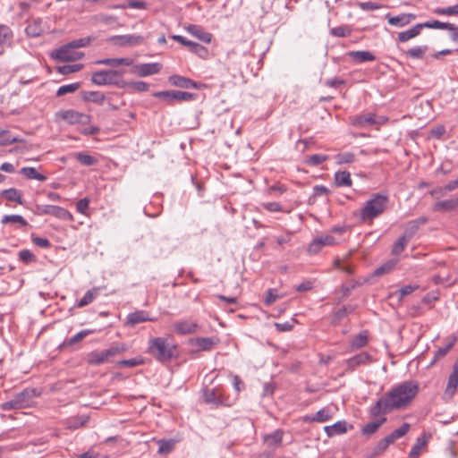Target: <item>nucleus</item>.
<instances>
[{
    "label": "nucleus",
    "instance_id": "obj_17",
    "mask_svg": "<svg viewBox=\"0 0 458 458\" xmlns=\"http://www.w3.org/2000/svg\"><path fill=\"white\" fill-rule=\"evenodd\" d=\"M173 38L181 42L182 44L188 46L191 52L197 54L200 57H205L208 54V50L206 47L200 46L199 43L187 40L182 36L176 35L173 36Z\"/></svg>",
    "mask_w": 458,
    "mask_h": 458
},
{
    "label": "nucleus",
    "instance_id": "obj_35",
    "mask_svg": "<svg viewBox=\"0 0 458 458\" xmlns=\"http://www.w3.org/2000/svg\"><path fill=\"white\" fill-rule=\"evenodd\" d=\"M157 443L158 445V450H157L158 454H169L170 452L173 451L174 445H175V441L174 439H168V440L159 439L157 441Z\"/></svg>",
    "mask_w": 458,
    "mask_h": 458
},
{
    "label": "nucleus",
    "instance_id": "obj_53",
    "mask_svg": "<svg viewBox=\"0 0 458 458\" xmlns=\"http://www.w3.org/2000/svg\"><path fill=\"white\" fill-rule=\"evenodd\" d=\"M192 35L204 43H210L212 40V34L208 30H190Z\"/></svg>",
    "mask_w": 458,
    "mask_h": 458
},
{
    "label": "nucleus",
    "instance_id": "obj_5",
    "mask_svg": "<svg viewBox=\"0 0 458 458\" xmlns=\"http://www.w3.org/2000/svg\"><path fill=\"white\" fill-rule=\"evenodd\" d=\"M388 196L383 193H376L368 199L360 212V220L363 222L372 221L381 215L388 204Z\"/></svg>",
    "mask_w": 458,
    "mask_h": 458
},
{
    "label": "nucleus",
    "instance_id": "obj_51",
    "mask_svg": "<svg viewBox=\"0 0 458 458\" xmlns=\"http://www.w3.org/2000/svg\"><path fill=\"white\" fill-rule=\"evenodd\" d=\"M283 439V431L280 429L275 430L271 434L267 435L265 440L270 445H280Z\"/></svg>",
    "mask_w": 458,
    "mask_h": 458
},
{
    "label": "nucleus",
    "instance_id": "obj_7",
    "mask_svg": "<svg viewBox=\"0 0 458 458\" xmlns=\"http://www.w3.org/2000/svg\"><path fill=\"white\" fill-rule=\"evenodd\" d=\"M106 40L118 47H133L143 44L144 38L138 34H123L109 37Z\"/></svg>",
    "mask_w": 458,
    "mask_h": 458
},
{
    "label": "nucleus",
    "instance_id": "obj_57",
    "mask_svg": "<svg viewBox=\"0 0 458 458\" xmlns=\"http://www.w3.org/2000/svg\"><path fill=\"white\" fill-rule=\"evenodd\" d=\"M420 30H403L398 35V39L401 42L408 41L420 34Z\"/></svg>",
    "mask_w": 458,
    "mask_h": 458
},
{
    "label": "nucleus",
    "instance_id": "obj_22",
    "mask_svg": "<svg viewBox=\"0 0 458 458\" xmlns=\"http://www.w3.org/2000/svg\"><path fill=\"white\" fill-rule=\"evenodd\" d=\"M332 418V413L328 408H322L314 414L306 415L303 418L305 422H326Z\"/></svg>",
    "mask_w": 458,
    "mask_h": 458
},
{
    "label": "nucleus",
    "instance_id": "obj_48",
    "mask_svg": "<svg viewBox=\"0 0 458 458\" xmlns=\"http://www.w3.org/2000/svg\"><path fill=\"white\" fill-rule=\"evenodd\" d=\"M82 64H65L63 66H59L57 68V71L59 73L67 75L70 73L77 72L82 68Z\"/></svg>",
    "mask_w": 458,
    "mask_h": 458
},
{
    "label": "nucleus",
    "instance_id": "obj_28",
    "mask_svg": "<svg viewBox=\"0 0 458 458\" xmlns=\"http://www.w3.org/2000/svg\"><path fill=\"white\" fill-rule=\"evenodd\" d=\"M457 386H458V362L454 363L453 366V371L448 377L445 391L447 393H450L451 394H454Z\"/></svg>",
    "mask_w": 458,
    "mask_h": 458
},
{
    "label": "nucleus",
    "instance_id": "obj_30",
    "mask_svg": "<svg viewBox=\"0 0 458 458\" xmlns=\"http://www.w3.org/2000/svg\"><path fill=\"white\" fill-rule=\"evenodd\" d=\"M86 360H87V363L91 366H99V365H102V364L107 362L103 351H100V352L94 351V352H89L87 355Z\"/></svg>",
    "mask_w": 458,
    "mask_h": 458
},
{
    "label": "nucleus",
    "instance_id": "obj_29",
    "mask_svg": "<svg viewBox=\"0 0 458 458\" xmlns=\"http://www.w3.org/2000/svg\"><path fill=\"white\" fill-rule=\"evenodd\" d=\"M410 428H411V426L409 423L405 422V423L402 424V426L400 428H396L391 434H389L386 437V441H388V443L390 445L393 444L397 439L405 436L408 433V431L410 430Z\"/></svg>",
    "mask_w": 458,
    "mask_h": 458
},
{
    "label": "nucleus",
    "instance_id": "obj_40",
    "mask_svg": "<svg viewBox=\"0 0 458 458\" xmlns=\"http://www.w3.org/2000/svg\"><path fill=\"white\" fill-rule=\"evenodd\" d=\"M419 288L420 285L417 284H406L397 290L394 294L398 297L399 301H402L405 296L411 294Z\"/></svg>",
    "mask_w": 458,
    "mask_h": 458
},
{
    "label": "nucleus",
    "instance_id": "obj_33",
    "mask_svg": "<svg viewBox=\"0 0 458 458\" xmlns=\"http://www.w3.org/2000/svg\"><path fill=\"white\" fill-rule=\"evenodd\" d=\"M99 291L100 289L98 287L88 290L84 296L78 301V306L85 307L91 303L98 296Z\"/></svg>",
    "mask_w": 458,
    "mask_h": 458
},
{
    "label": "nucleus",
    "instance_id": "obj_25",
    "mask_svg": "<svg viewBox=\"0 0 458 458\" xmlns=\"http://www.w3.org/2000/svg\"><path fill=\"white\" fill-rule=\"evenodd\" d=\"M348 55L356 61L357 63H366L372 62L376 60V56L369 51L362 50V51H351L348 53Z\"/></svg>",
    "mask_w": 458,
    "mask_h": 458
},
{
    "label": "nucleus",
    "instance_id": "obj_18",
    "mask_svg": "<svg viewBox=\"0 0 458 458\" xmlns=\"http://www.w3.org/2000/svg\"><path fill=\"white\" fill-rule=\"evenodd\" d=\"M371 356L365 352L354 355L346 360V365L350 370H354L360 365H365L370 362Z\"/></svg>",
    "mask_w": 458,
    "mask_h": 458
},
{
    "label": "nucleus",
    "instance_id": "obj_10",
    "mask_svg": "<svg viewBox=\"0 0 458 458\" xmlns=\"http://www.w3.org/2000/svg\"><path fill=\"white\" fill-rule=\"evenodd\" d=\"M157 98L167 100V101H185L189 102L195 98L196 95L191 92L181 91V90H165L158 91L154 94Z\"/></svg>",
    "mask_w": 458,
    "mask_h": 458
},
{
    "label": "nucleus",
    "instance_id": "obj_4",
    "mask_svg": "<svg viewBox=\"0 0 458 458\" xmlns=\"http://www.w3.org/2000/svg\"><path fill=\"white\" fill-rule=\"evenodd\" d=\"M91 40V37H83L70 41L66 45H64L52 52L50 56L53 59L61 62H72L80 60L84 56V54L81 51H78L77 49L87 47Z\"/></svg>",
    "mask_w": 458,
    "mask_h": 458
},
{
    "label": "nucleus",
    "instance_id": "obj_6",
    "mask_svg": "<svg viewBox=\"0 0 458 458\" xmlns=\"http://www.w3.org/2000/svg\"><path fill=\"white\" fill-rule=\"evenodd\" d=\"M119 74L115 69L98 71L92 73L91 81L97 86L119 87Z\"/></svg>",
    "mask_w": 458,
    "mask_h": 458
},
{
    "label": "nucleus",
    "instance_id": "obj_42",
    "mask_svg": "<svg viewBox=\"0 0 458 458\" xmlns=\"http://www.w3.org/2000/svg\"><path fill=\"white\" fill-rule=\"evenodd\" d=\"M368 339L367 331H362L352 340L351 346L355 349L364 347L368 344Z\"/></svg>",
    "mask_w": 458,
    "mask_h": 458
},
{
    "label": "nucleus",
    "instance_id": "obj_43",
    "mask_svg": "<svg viewBox=\"0 0 458 458\" xmlns=\"http://www.w3.org/2000/svg\"><path fill=\"white\" fill-rule=\"evenodd\" d=\"M74 155H75L76 159L81 165H86V166L94 165L98 162V160L94 157H92L89 154L83 153V152H78V153H75Z\"/></svg>",
    "mask_w": 458,
    "mask_h": 458
},
{
    "label": "nucleus",
    "instance_id": "obj_1",
    "mask_svg": "<svg viewBox=\"0 0 458 458\" xmlns=\"http://www.w3.org/2000/svg\"><path fill=\"white\" fill-rule=\"evenodd\" d=\"M419 389V384L415 380L395 385L370 406L369 415L377 418L389 411L407 408L417 396Z\"/></svg>",
    "mask_w": 458,
    "mask_h": 458
},
{
    "label": "nucleus",
    "instance_id": "obj_23",
    "mask_svg": "<svg viewBox=\"0 0 458 458\" xmlns=\"http://www.w3.org/2000/svg\"><path fill=\"white\" fill-rule=\"evenodd\" d=\"M382 417L378 418L376 420L370 421L364 425L361 428V433L364 436H370L377 431V429L386 421V417L381 415Z\"/></svg>",
    "mask_w": 458,
    "mask_h": 458
},
{
    "label": "nucleus",
    "instance_id": "obj_12",
    "mask_svg": "<svg viewBox=\"0 0 458 458\" xmlns=\"http://www.w3.org/2000/svg\"><path fill=\"white\" fill-rule=\"evenodd\" d=\"M204 402L213 407H219L222 405H227L225 400L223 397V394L218 388H205L203 390Z\"/></svg>",
    "mask_w": 458,
    "mask_h": 458
},
{
    "label": "nucleus",
    "instance_id": "obj_32",
    "mask_svg": "<svg viewBox=\"0 0 458 458\" xmlns=\"http://www.w3.org/2000/svg\"><path fill=\"white\" fill-rule=\"evenodd\" d=\"M21 174H23L27 179L30 180H38L40 182H44L47 180V176L38 173L36 168L26 166L22 167L20 171Z\"/></svg>",
    "mask_w": 458,
    "mask_h": 458
},
{
    "label": "nucleus",
    "instance_id": "obj_15",
    "mask_svg": "<svg viewBox=\"0 0 458 458\" xmlns=\"http://www.w3.org/2000/svg\"><path fill=\"white\" fill-rule=\"evenodd\" d=\"M147 321H156V318H150L148 312L143 310L130 313L126 318V324L131 327Z\"/></svg>",
    "mask_w": 458,
    "mask_h": 458
},
{
    "label": "nucleus",
    "instance_id": "obj_55",
    "mask_svg": "<svg viewBox=\"0 0 458 458\" xmlns=\"http://www.w3.org/2000/svg\"><path fill=\"white\" fill-rule=\"evenodd\" d=\"M13 31L12 30H0V45L3 47H9L12 44Z\"/></svg>",
    "mask_w": 458,
    "mask_h": 458
},
{
    "label": "nucleus",
    "instance_id": "obj_14",
    "mask_svg": "<svg viewBox=\"0 0 458 458\" xmlns=\"http://www.w3.org/2000/svg\"><path fill=\"white\" fill-rule=\"evenodd\" d=\"M173 327L174 332L180 335L193 334L198 329V324L191 319L178 320Z\"/></svg>",
    "mask_w": 458,
    "mask_h": 458
},
{
    "label": "nucleus",
    "instance_id": "obj_63",
    "mask_svg": "<svg viewBox=\"0 0 458 458\" xmlns=\"http://www.w3.org/2000/svg\"><path fill=\"white\" fill-rule=\"evenodd\" d=\"M389 443L388 441H386V438L384 437L383 439H381L377 444V445L375 446L374 448V454H383L386 449L387 447L389 446Z\"/></svg>",
    "mask_w": 458,
    "mask_h": 458
},
{
    "label": "nucleus",
    "instance_id": "obj_19",
    "mask_svg": "<svg viewBox=\"0 0 458 458\" xmlns=\"http://www.w3.org/2000/svg\"><path fill=\"white\" fill-rule=\"evenodd\" d=\"M38 395L37 391L31 388H26L23 391L16 394L14 396L20 402L22 409L30 407L34 397Z\"/></svg>",
    "mask_w": 458,
    "mask_h": 458
},
{
    "label": "nucleus",
    "instance_id": "obj_60",
    "mask_svg": "<svg viewBox=\"0 0 458 458\" xmlns=\"http://www.w3.org/2000/svg\"><path fill=\"white\" fill-rule=\"evenodd\" d=\"M354 310V307L353 306H344L342 307L341 309H339L335 313V320H341L343 319L345 316H347L348 314L352 313V311Z\"/></svg>",
    "mask_w": 458,
    "mask_h": 458
},
{
    "label": "nucleus",
    "instance_id": "obj_16",
    "mask_svg": "<svg viewBox=\"0 0 458 458\" xmlns=\"http://www.w3.org/2000/svg\"><path fill=\"white\" fill-rule=\"evenodd\" d=\"M168 81L175 87L183 88V89H198V83L193 81L192 80L181 76V75H171L168 78Z\"/></svg>",
    "mask_w": 458,
    "mask_h": 458
},
{
    "label": "nucleus",
    "instance_id": "obj_61",
    "mask_svg": "<svg viewBox=\"0 0 458 458\" xmlns=\"http://www.w3.org/2000/svg\"><path fill=\"white\" fill-rule=\"evenodd\" d=\"M89 199L88 198L81 199L76 203V210L80 214L86 215L89 210Z\"/></svg>",
    "mask_w": 458,
    "mask_h": 458
},
{
    "label": "nucleus",
    "instance_id": "obj_36",
    "mask_svg": "<svg viewBox=\"0 0 458 458\" xmlns=\"http://www.w3.org/2000/svg\"><path fill=\"white\" fill-rule=\"evenodd\" d=\"M427 46H417L406 51V55L412 59H423L427 53Z\"/></svg>",
    "mask_w": 458,
    "mask_h": 458
},
{
    "label": "nucleus",
    "instance_id": "obj_38",
    "mask_svg": "<svg viewBox=\"0 0 458 458\" xmlns=\"http://www.w3.org/2000/svg\"><path fill=\"white\" fill-rule=\"evenodd\" d=\"M427 443L428 438L425 436L419 437L410 452V456L414 458L418 457L421 452V449L427 445Z\"/></svg>",
    "mask_w": 458,
    "mask_h": 458
},
{
    "label": "nucleus",
    "instance_id": "obj_31",
    "mask_svg": "<svg viewBox=\"0 0 458 458\" xmlns=\"http://www.w3.org/2000/svg\"><path fill=\"white\" fill-rule=\"evenodd\" d=\"M1 223L3 225H6V224L17 225L19 227H25L28 225V222L21 215H5L3 216Z\"/></svg>",
    "mask_w": 458,
    "mask_h": 458
},
{
    "label": "nucleus",
    "instance_id": "obj_50",
    "mask_svg": "<svg viewBox=\"0 0 458 458\" xmlns=\"http://www.w3.org/2000/svg\"><path fill=\"white\" fill-rule=\"evenodd\" d=\"M397 261L396 260H388L387 262H386L385 264H383L382 266L378 267L374 274L375 276H382L386 273H388L390 272L391 270L394 269V267H395Z\"/></svg>",
    "mask_w": 458,
    "mask_h": 458
},
{
    "label": "nucleus",
    "instance_id": "obj_9",
    "mask_svg": "<svg viewBox=\"0 0 458 458\" xmlns=\"http://www.w3.org/2000/svg\"><path fill=\"white\" fill-rule=\"evenodd\" d=\"M131 72L138 77L157 74L163 65L160 63L132 64Z\"/></svg>",
    "mask_w": 458,
    "mask_h": 458
},
{
    "label": "nucleus",
    "instance_id": "obj_27",
    "mask_svg": "<svg viewBox=\"0 0 458 458\" xmlns=\"http://www.w3.org/2000/svg\"><path fill=\"white\" fill-rule=\"evenodd\" d=\"M0 194L9 201H14L21 205L23 204L22 193L16 188L3 190Z\"/></svg>",
    "mask_w": 458,
    "mask_h": 458
},
{
    "label": "nucleus",
    "instance_id": "obj_59",
    "mask_svg": "<svg viewBox=\"0 0 458 458\" xmlns=\"http://www.w3.org/2000/svg\"><path fill=\"white\" fill-rule=\"evenodd\" d=\"M19 258L22 262L27 264L36 260L35 255L30 250H20Z\"/></svg>",
    "mask_w": 458,
    "mask_h": 458
},
{
    "label": "nucleus",
    "instance_id": "obj_21",
    "mask_svg": "<svg viewBox=\"0 0 458 458\" xmlns=\"http://www.w3.org/2000/svg\"><path fill=\"white\" fill-rule=\"evenodd\" d=\"M348 430V425L345 420H339L333 425L326 426L324 431L328 437H333L337 435L344 434Z\"/></svg>",
    "mask_w": 458,
    "mask_h": 458
},
{
    "label": "nucleus",
    "instance_id": "obj_54",
    "mask_svg": "<svg viewBox=\"0 0 458 458\" xmlns=\"http://www.w3.org/2000/svg\"><path fill=\"white\" fill-rule=\"evenodd\" d=\"M20 401L13 396L10 401L4 402L1 404V409L3 411H12V410H20L22 409L20 405Z\"/></svg>",
    "mask_w": 458,
    "mask_h": 458
},
{
    "label": "nucleus",
    "instance_id": "obj_58",
    "mask_svg": "<svg viewBox=\"0 0 458 458\" xmlns=\"http://www.w3.org/2000/svg\"><path fill=\"white\" fill-rule=\"evenodd\" d=\"M419 228L420 227L417 225L416 222H414L413 220L409 221L406 224V228H405L404 233L403 235H406L407 238L410 240L415 234V233L419 230Z\"/></svg>",
    "mask_w": 458,
    "mask_h": 458
},
{
    "label": "nucleus",
    "instance_id": "obj_44",
    "mask_svg": "<svg viewBox=\"0 0 458 458\" xmlns=\"http://www.w3.org/2000/svg\"><path fill=\"white\" fill-rule=\"evenodd\" d=\"M409 241L410 240L407 238L406 235L400 236L394 243L392 253L394 255H399L404 250Z\"/></svg>",
    "mask_w": 458,
    "mask_h": 458
},
{
    "label": "nucleus",
    "instance_id": "obj_3",
    "mask_svg": "<svg viewBox=\"0 0 458 458\" xmlns=\"http://www.w3.org/2000/svg\"><path fill=\"white\" fill-rule=\"evenodd\" d=\"M386 18L389 25L394 27H404L411 24L410 29H456L452 23L440 22L437 21L413 23L416 20V15L412 13H400L394 16L387 14Z\"/></svg>",
    "mask_w": 458,
    "mask_h": 458
},
{
    "label": "nucleus",
    "instance_id": "obj_34",
    "mask_svg": "<svg viewBox=\"0 0 458 458\" xmlns=\"http://www.w3.org/2000/svg\"><path fill=\"white\" fill-rule=\"evenodd\" d=\"M353 123L360 127L370 126L376 123L375 115L373 114H367L356 116Z\"/></svg>",
    "mask_w": 458,
    "mask_h": 458
},
{
    "label": "nucleus",
    "instance_id": "obj_41",
    "mask_svg": "<svg viewBox=\"0 0 458 458\" xmlns=\"http://www.w3.org/2000/svg\"><path fill=\"white\" fill-rule=\"evenodd\" d=\"M214 344L215 342L210 337H200L195 340V345L199 351H209Z\"/></svg>",
    "mask_w": 458,
    "mask_h": 458
},
{
    "label": "nucleus",
    "instance_id": "obj_13",
    "mask_svg": "<svg viewBox=\"0 0 458 458\" xmlns=\"http://www.w3.org/2000/svg\"><path fill=\"white\" fill-rule=\"evenodd\" d=\"M59 116L70 124L87 123L89 116L75 110H66L59 114Z\"/></svg>",
    "mask_w": 458,
    "mask_h": 458
},
{
    "label": "nucleus",
    "instance_id": "obj_52",
    "mask_svg": "<svg viewBox=\"0 0 458 458\" xmlns=\"http://www.w3.org/2000/svg\"><path fill=\"white\" fill-rule=\"evenodd\" d=\"M86 99L93 103L102 104L106 99V96L100 91H89L87 93Z\"/></svg>",
    "mask_w": 458,
    "mask_h": 458
},
{
    "label": "nucleus",
    "instance_id": "obj_2",
    "mask_svg": "<svg viewBox=\"0 0 458 458\" xmlns=\"http://www.w3.org/2000/svg\"><path fill=\"white\" fill-rule=\"evenodd\" d=\"M147 352L159 362H167L178 356V345L171 336H158L148 340Z\"/></svg>",
    "mask_w": 458,
    "mask_h": 458
},
{
    "label": "nucleus",
    "instance_id": "obj_37",
    "mask_svg": "<svg viewBox=\"0 0 458 458\" xmlns=\"http://www.w3.org/2000/svg\"><path fill=\"white\" fill-rule=\"evenodd\" d=\"M126 351V346L124 344L114 345L106 350H103L104 355L106 359V361H110L112 358L114 356L123 352Z\"/></svg>",
    "mask_w": 458,
    "mask_h": 458
},
{
    "label": "nucleus",
    "instance_id": "obj_47",
    "mask_svg": "<svg viewBox=\"0 0 458 458\" xmlns=\"http://www.w3.org/2000/svg\"><path fill=\"white\" fill-rule=\"evenodd\" d=\"M337 165H344L353 163L355 160V155L352 152L340 153L335 156Z\"/></svg>",
    "mask_w": 458,
    "mask_h": 458
},
{
    "label": "nucleus",
    "instance_id": "obj_8",
    "mask_svg": "<svg viewBox=\"0 0 458 458\" xmlns=\"http://www.w3.org/2000/svg\"><path fill=\"white\" fill-rule=\"evenodd\" d=\"M36 214L39 216L50 215L63 220H71L72 216L65 208L55 205H36Z\"/></svg>",
    "mask_w": 458,
    "mask_h": 458
},
{
    "label": "nucleus",
    "instance_id": "obj_64",
    "mask_svg": "<svg viewBox=\"0 0 458 458\" xmlns=\"http://www.w3.org/2000/svg\"><path fill=\"white\" fill-rule=\"evenodd\" d=\"M276 291L274 289L267 290V295L264 300L265 305L269 306L276 301V299L278 298V295L276 294Z\"/></svg>",
    "mask_w": 458,
    "mask_h": 458
},
{
    "label": "nucleus",
    "instance_id": "obj_24",
    "mask_svg": "<svg viewBox=\"0 0 458 458\" xmlns=\"http://www.w3.org/2000/svg\"><path fill=\"white\" fill-rule=\"evenodd\" d=\"M335 184L337 187H351L352 181L348 171H338L335 173Z\"/></svg>",
    "mask_w": 458,
    "mask_h": 458
},
{
    "label": "nucleus",
    "instance_id": "obj_26",
    "mask_svg": "<svg viewBox=\"0 0 458 458\" xmlns=\"http://www.w3.org/2000/svg\"><path fill=\"white\" fill-rule=\"evenodd\" d=\"M458 208V198L440 200L437 202L433 209L434 211H452Z\"/></svg>",
    "mask_w": 458,
    "mask_h": 458
},
{
    "label": "nucleus",
    "instance_id": "obj_49",
    "mask_svg": "<svg viewBox=\"0 0 458 458\" xmlns=\"http://www.w3.org/2000/svg\"><path fill=\"white\" fill-rule=\"evenodd\" d=\"M79 88H80L79 82L63 85L57 89L56 96L61 97V96L66 95L68 93L75 92Z\"/></svg>",
    "mask_w": 458,
    "mask_h": 458
},
{
    "label": "nucleus",
    "instance_id": "obj_56",
    "mask_svg": "<svg viewBox=\"0 0 458 458\" xmlns=\"http://www.w3.org/2000/svg\"><path fill=\"white\" fill-rule=\"evenodd\" d=\"M127 87H130L138 92L147 91L149 88L148 84L142 81L127 82Z\"/></svg>",
    "mask_w": 458,
    "mask_h": 458
},
{
    "label": "nucleus",
    "instance_id": "obj_45",
    "mask_svg": "<svg viewBox=\"0 0 458 458\" xmlns=\"http://www.w3.org/2000/svg\"><path fill=\"white\" fill-rule=\"evenodd\" d=\"M328 157L323 154H314L306 158L305 163L310 166H318L327 161Z\"/></svg>",
    "mask_w": 458,
    "mask_h": 458
},
{
    "label": "nucleus",
    "instance_id": "obj_46",
    "mask_svg": "<svg viewBox=\"0 0 458 458\" xmlns=\"http://www.w3.org/2000/svg\"><path fill=\"white\" fill-rule=\"evenodd\" d=\"M143 363V359L140 357H135L128 360H122L117 361L116 366L118 368L129 367L133 368Z\"/></svg>",
    "mask_w": 458,
    "mask_h": 458
},
{
    "label": "nucleus",
    "instance_id": "obj_20",
    "mask_svg": "<svg viewBox=\"0 0 458 458\" xmlns=\"http://www.w3.org/2000/svg\"><path fill=\"white\" fill-rule=\"evenodd\" d=\"M95 64H103L110 67H117L119 65L131 66L133 64V59L128 57L122 58H104L96 60Z\"/></svg>",
    "mask_w": 458,
    "mask_h": 458
},
{
    "label": "nucleus",
    "instance_id": "obj_39",
    "mask_svg": "<svg viewBox=\"0 0 458 458\" xmlns=\"http://www.w3.org/2000/svg\"><path fill=\"white\" fill-rule=\"evenodd\" d=\"M456 341V337L454 335H451L449 337V342L445 346L438 348V350L435 353V360H438L444 358L447 352L452 349L454 343Z\"/></svg>",
    "mask_w": 458,
    "mask_h": 458
},
{
    "label": "nucleus",
    "instance_id": "obj_62",
    "mask_svg": "<svg viewBox=\"0 0 458 458\" xmlns=\"http://www.w3.org/2000/svg\"><path fill=\"white\" fill-rule=\"evenodd\" d=\"M262 207L267 210L268 212H281L283 211V207L278 202H266L262 204Z\"/></svg>",
    "mask_w": 458,
    "mask_h": 458
},
{
    "label": "nucleus",
    "instance_id": "obj_11",
    "mask_svg": "<svg viewBox=\"0 0 458 458\" xmlns=\"http://www.w3.org/2000/svg\"><path fill=\"white\" fill-rule=\"evenodd\" d=\"M337 242L332 235L323 234L315 239L310 243L308 251L310 254H317L318 253L323 247L325 246H333L336 244Z\"/></svg>",
    "mask_w": 458,
    "mask_h": 458
}]
</instances>
